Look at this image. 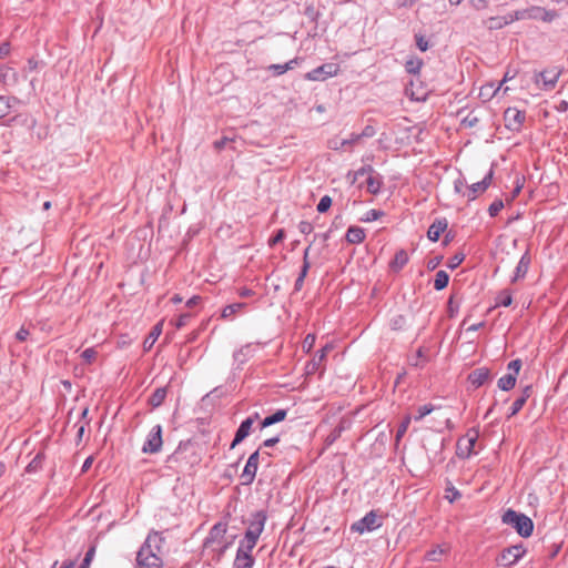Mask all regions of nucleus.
Instances as JSON below:
<instances>
[{
    "label": "nucleus",
    "instance_id": "f257e3e1",
    "mask_svg": "<svg viewBox=\"0 0 568 568\" xmlns=\"http://www.w3.org/2000/svg\"><path fill=\"white\" fill-rule=\"evenodd\" d=\"M164 539L159 532H151L148 535L145 541L136 552L134 568H162L163 561L162 542Z\"/></svg>",
    "mask_w": 568,
    "mask_h": 568
},
{
    "label": "nucleus",
    "instance_id": "f03ea898",
    "mask_svg": "<svg viewBox=\"0 0 568 568\" xmlns=\"http://www.w3.org/2000/svg\"><path fill=\"white\" fill-rule=\"evenodd\" d=\"M234 539V535H227L226 524L220 521L211 528L207 537L205 538L204 547L220 557L230 546H232Z\"/></svg>",
    "mask_w": 568,
    "mask_h": 568
},
{
    "label": "nucleus",
    "instance_id": "7ed1b4c3",
    "mask_svg": "<svg viewBox=\"0 0 568 568\" xmlns=\"http://www.w3.org/2000/svg\"><path fill=\"white\" fill-rule=\"evenodd\" d=\"M266 521V515L264 511H256L252 515L251 519L248 520V526L245 531L244 539L241 540V545H245L247 550H252L263 529Z\"/></svg>",
    "mask_w": 568,
    "mask_h": 568
},
{
    "label": "nucleus",
    "instance_id": "20e7f679",
    "mask_svg": "<svg viewBox=\"0 0 568 568\" xmlns=\"http://www.w3.org/2000/svg\"><path fill=\"white\" fill-rule=\"evenodd\" d=\"M503 523L514 527L524 538L529 537L534 530V523L528 516L511 509L503 515Z\"/></svg>",
    "mask_w": 568,
    "mask_h": 568
},
{
    "label": "nucleus",
    "instance_id": "39448f33",
    "mask_svg": "<svg viewBox=\"0 0 568 568\" xmlns=\"http://www.w3.org/2000/svg\"><path fill=\"white\" fill-rule=\"evenodd\" d=\"M338 72L339 65L337 63L328 62L307 72L304 75V79L308 81H325L328 78L337 75Z\"/></svg>",
    "mask_w": 568,
    "mask_h": 568
},
{
    "label": "nucleus",
    "instance_id": "423d86ee",
    "mask_svg": "<svg viewBox=\"0 0 568 568\" xmlns=\"http://www.w3.org/2000/svg\"><path fill=\"white\" fill-rule=\"evenodd\" d=\"M381 526H382V521H381L379 517L376 515V513L369 511L363 518L355 521L351 526V530L362 535L364 532L373 531V530L379 528Z\"/></svg>",
    "mask_w": 568,
    "mask_h": 568
},
{
    "label": "nucleus",
    "instance_id": "0eeeda50",
    "mask_svg": "<svg viewBox=\"0 0 568 568\" xmlns=\"http://www.w3.org/2000/svg\"><path fill=\"white\" fill-rule=\"evenodd\" d=\"M478 439V432L476 429H470L465 437L458 439L457 442V455L462 458H468L475 452V445Z\"/></svg>",
    "mask_w": 568,
    "mask_h": 568
},
{
    "label": "nucleus",
    "instance_id": "6e6552de",
    "mask_svg": "<svg viewBox=\"0 0 568 568\" xmlns=\"http://www.w3.org/2000/svg\"><path fill=\"white\" fill-rule=\"evenodd\" d=\"M526 550L521 545L510 546L503 550V552L497 558V564L504 567H508L515 565L523 556Z\"/></svg>",
    "mask_w": 568,
    "mask_h": 568
},
{
    "label": "nucleus",
    "instance_id": "1a4fd4ad",
    "mask_svg": "<svg viewBox=\"0 0 568 568\" xmlns=\"http://www.w3.org/2000/svg\"><path fill=\"white\" fill-rule=\"evenodd\" d=\"M526 19V12L525 11H516L514 13H509L504 17H491L487 21V27L490 30L494 29H500L516 20Z\"/></svg>",
    "mask_w": 568,
    "mask_h": 568
},
{
    "label": "nucleus",
    "instance_id": "9d476101",
    "mask_svg": "<svg viewBox=\"0 0 568 568\" xmlns=\"http://www.w3.org/2000/svg\"><path fill=\"white\" fill-rule=\"evenodd\" d=\"M559 75L560 71L556 68L545 70L542 72L536 73L535 82L537 84L541 82L544 90H552L558 81Z\"/></svg>",
    "mask_w": 568,
    "mask_h": 568
},
{
    "label": "nucleus",
    "instance_id": "9b49d317",
    "mask_svg": "<svg viewBox=\"0 0 568 568\" xmlns=\"http://www.w3.org/2000/svg\"><path fill=\"white\" fill-rule=\"evenodd\" d=\"M494 171L490 169L488 173L483 178L481 181L471 184L466 193L463 195L467 196L469 201H473L477 197V194L485 192L489 185L491 184Z\"/></svg>",
    "mask_w": 568,
    "mask_h": 568
},
{
    "label": "nucleus",
    "instance_id": "f8f14e48",
    "mask_svg": "<svg viewBox=\"0 0 568 568\" xmlns=\"http://www.w3.org/2000/svg\"><path fill=\"white\" fill-rule=\"evenodd\" d=\"M162 429L160 425H156L150 432L145 444L143 445V452L154 454L160 450L162 446Z\"/></svg>",
    "mask_w": 568,
    "mask_h": 568
},
{
    "label": "nucleus",
    "instance_id": "ddd939ff",
    "mask_svg": "<svg viewBox=\"0 0 568 568\" xmlns=\"http://www.w3.org/2000/svg\"><path fill=\"white\" fill-rule=\"evenodd\" d=\"M258 418V414L255 413L254 415L247 417L244 419L241 425L239 426L235 437L231 444V448H234L236 445H239L241 442H243L251 433L252 426L255 422V419Z\"/></svg>",
    "mask_w": 568,
    "mask_h": 568
},
{
    "label": "nucleus",
    "instance_id": "4468645a",
    "mask_svg": "<svg viewBox=\"0 0 568 568\" xmlns=\"http://www.w3.org/2000/svg\"><path fill=\"white\" fill-rule=\"evenodd\" d=\"M258 450L254 452L247 459L246 465L242 471L241 478L243 484H251L256 475L257 466H258Z\"/></svg>",
    "mask_w": 568,
    "mask_h": 568
},
{
    "label": "nucleus",
    "instance_id": "2eb2a0df",
    "mask_svg": "<svg viewBox=\"0 0 568 568\" xmlns=\"http://www.w3.org/2000/svg\"><path fill=\"white\" fill-rule=\"evenodd\" d=\"M252 550H247L245 545L239 546L236 557L234 560V567L235 568H252L254 564V559L251 556Z\"/></svg>",
    "mask_w": 568,
    "mask_h": 568
},
{
    "label": "nucleus",
    "instance_id": "dca6fc26",
    "mask_svg": "<svg viewBox=\"0 0 568 568\" xmlns=\"http://www.w3.org/2000/svg\"><path fill=\"white\" fill-rule=\"evenodd\" d=\"M369 172L368 178L366 179V187L367 191L372 194H376L379 192L382 186V176L378 173H375L372 168L362 169L358 174H364L365 172Z\"/></svg>",
    "mask_w": 568,
    "mask_h": 568
},
{
    "label": "nucleus",
    "instance_id": "f3484780",
    "mask_svg": "<svg viewBox=\"0 0 568 568\" xmlns=\"http://www.w3.org/2000/svg\"><path fill=\"white\" fill-rule=\"evenodd\" d=\"M489 379H490V372L486 367L476 368L468 375V381L475 387H480Z\"/></svg>",
    "mask_w": 568,
    "mask_h": 568
},
{
    "label": "nucleus",
    "instance_id": "a211bd4d",
    "mask_svg": "<svg viewBox=\"0 0 568 568\" xmlns=\"http://www.w3.org/2000/svg\"><path fill=\"white\" fill-rule=\"evenodd\" d=\"M332 349V344H326L322 349H320L312 358V361L307 364V372L314 373L315 371H317L322 363L325 361L327 353Z\"/></svg>",
    "mask_w": 568,
    "mask_h": 568
},
{
    "label": "nucleus",
    "instance_id": "6ab92c4d",
    "mask_svg": "<svg viewBox=\"0 0 568 568\" xmlns=\"http://www.w3.org/2000/svg\"><path fill=\"white\" fill-rule=\"evenodd\" d=\"M447 229V221L445 219H437L429 226L427 236L430 241L437 242L440 234Z\"/></svg>",
    "mask_w": 568,
    "mask_h": 568
},
{
    "label": "nucleus",
    "instance_id": "aec40b11",
    "mask_svg": "<svg viewBox=\"0 0 568 568\" xmlns=\"http://www.w3.org/2000/svg\"><path fill=\"white\" fill-rule=\"evenodd\" d=\"M529 264H530V256L528 253H525L521 258L519 260L516 268H515V273H514V276L511 278V282L515 283L521 278L525 277V275L527 274L528 272V268H529Z\"/></svg>",
    "mask_w": 568,
    "mask_h": 568
},
{
    "label": "nucleus",
    "instance_id": "412c9836",
    "mask_svg": "<svg viewBox=\"0 0 568 568\" xmlns=\"http://www.w3.org/2000/svg\"><path fill=\"white\" fill-rule=\"evenodd\" d=\"M18 82L17 71L8 65L0 67V83L3 85H14Z\"/></svg>",
    "mask_w": 568,
    "mask_h": 568
},
{
    "label": "nucleus",
    "instance_id": "4be33fe9",
    "mask_svg": "<svg viewBox=\"0 0 568 568\" xmlns=\"http://www.w3.org/2000/svg\"><path fill=\"white\" fill-rule=\"evenodd\" d=\"M161 333H162V323L160 322L152 327L149 335L144 338V341H143L144 352H149L153 347L154 343L156 342V339L159 338Z\"/></svg>",
    "mask_w": 568,
    "mask_h": 568
},
{
    "label": "nucleus",
    "instance_id": "5701e85b",
    "mask_svg": "<svg viewBox=\"0 0 568 568\" xmlns=\"http://www.w3.org/2000/svg\"><path fill=\"white\" fill-rule=\"evenodd\" d=\"M308 252H310V246L304 251L302 270H301L300 275L296 278L295 285H294L295 291H300L303 287L304 280H305V277L307 275V272L310 270L311 265H310V262H308Z\"/></svg>",
    "mask_w": 568,
    "mask_h": 568
},
{
    "label": "nucleus",
    "instance_id": "b1692460",
    "mask_svg": "<svg viewBox=\"0 0 568 568\" xmlns=\"http://www.w3.org/2000/svg\"><path fill=\"white\" fill-rule=\"evenodd\" d=\"M505 119L509 121L510 125L520 126L526 119V114L517 109H507L505 112Z\"/></svg>",
    "mask_w": 568,
    "mask_h": 568
},
{
    "label": "nucleus",
    "instance_id": "393cba45",
    "mask_svg": "<svg viewBox=\"0 0 568 568\" xmlns=\"http://www.w3.org/2000/svg\"><path fill=\"white\" fill-rule=\"evenodd\" d=\"M365 233L362 227L351 226L346 232V241L352 244H359L364 241Z\"/></svg>",
    "mask_w": 568,
    "mask_h": 568
},
{
    "label": "nucleus",
    "instance_id": "a878e982",
    "mask_svg": "<svg viewBox=\"0 0 568 568\" xmlns=\"http://www.w3.org/2000/svg\"><path fill=\"white\" fill-rule=\"evenodd\" d=\"M408 262V254L404 250H399L396 252L394 260L390 262L389 266L394 272L400 271Z\"/></svg>",
    "mask_w": 568,
    "mask_h": 568
},
{
    "label": "nucleus",
    "instance_id": "bb28decb",
    "mask_svg": "<svg viewBox=\"0 0 568 568\" xmlns=\"http://www.w3.org/2000/svg\"><path fill=\"white\" fill-rule=\"evenodd\" d=\"M286 410L285 409H277L274 414L265 417L262 422H261V428H265V427H268L271 425H274L276 423H280L282 420L285 419L286 417Z\"/></svg>",
    "mask_w": 568,
    "mask_h": 568
},
{
    "label": "nucleus",
    "instance_id": "cd10ccee",
    "mask_svg": "<svg viewBox=\"0 0 568 568\" xmlns=\"http://www.w3.org/2000/svg\"><path fill=\"white\" fill-rule=\"evenodd\" d=\"M516 381L517 377L508 373L498 379V387L505 392L510 390L515 387Z\"/></svg>",
    "mask_w": 568,
    "mask_h": 568
},
{
    "label": "nucleus",
    "instance_id": "c85d7f7f",
    "mask_svg": "<svg viewBox=\"0 0 568 568\" xmlns=\"http://www.w3.org/2000/svg\"><path fill=\"white\" fill-rule=\"evenodd\" d=\"M532 12H540V16H535V19H539L545 22H551L558 17V13L555 10H546L539 7L532 8Z\"/></svg>",
    "mask_w": 568,
    "mask_h": 568
},
{
    "label": "nucleus",
    "instance_id": "c756f323",
    "mask_svg": "<svg viewBox=\"0 0 568 568\" xmlns=\"http://www.w3.org/2000/svg\"><path fill=\"white\" fill-rule=\"evenodd\" d=\"M449 282V275L445 271H438L434 280V288L437 291L444 290Z\"/></svg>",
    "mask_w": 568,
    "mask_h": 568
},
{
    "label": "nucleus",
    "instance_id": "7c9ffc66",
    "mask_svg": "<svg viewBox=\"0 0 568 568\" xmlns=\"http://www.w3.org/2000/svg\"><path fill=\"white\" fill-rule=\"evenodd\" d=\"M447 550V547L438 545L434 549L427 551L425 557L429 561H439Z\"/></svg>",
    "mask_w": 568,
    "mask_h": 568
},
{
    "label": "nucleus",
    "instance_id": "2f4dec72",
    "mask_svg": "<svg viewBox=\"0 0 568 568\" xmlns=\"http://www.w3.org/2000/svg\"><path fill=\"white\" fill-rule=\"evenodd\" d=\"M165 396H166V388H164V387L156 388L154 390V393L151 395L149 403L153 407H159L163 403Z\"/></svg>",
    "mask_w": 568,
    "mask_h": 568
},
{
    "label": "nucleus",
    "instance_id": "473e14b6",
    "mask_svg": "<svg viewBox=\"0 0 568 568\" xmlns=\"http://www.w3.org/2000/svg\"><path fill=\"white\" fill-rule=\"evenodd\" d=\"M43 460H44V455L42 453H38L33 457V459L28 464V466L26 468V471L27 473H36V471H38L39 469L42 468Z\"/></svg>",
    "mask_w": 568,
    "mask_h": 568
},
{
    "label": "nucleus",
    "instance_id": "72a5a7b5",
    "mask_svg": "<svg viewBox=\"0 0 568 568\" xmlns=\"http://www.w3.org/2000/svg\"><path fill=\"white\" fill-rule=\"evenodd\" d=\"M11 102H17L16 98L0 95V119L9 114L12 108Z\"/></svg>",
    "mask_w": 568,
    "mask_h": 568
},
{
    "label": "nucleus",
    "instance_id": "f704fd0d",
    "mask_svg": "<svg viewBox=\"0 0 568 568\" xmlns=\"http://www.w3.org/2000/svg\"><path fill=\"white\" fill-rule=\"evenodd\" d=\"M253 346L252 344H246L239 351L234 353V359L239 363H244L246 357H248L252 354Z\"/></svg>",
    "mask_w": 568,
    "mask_h": 568
},
{
    "label": "nucleus",
    "instance_id": "c9c22d12",
    "mask_svg": "<svg viewBox=\"0 0 568 568\" xmlns=\"http://www.w3.org/2000/svg\"><path fill=\"white\" fill-rule=\"evenodd\" d=\"M245 307L244 303H234L225 306L222 311V317L231 318L235 313Z\"/></svg>",
    "mask_w": 568,
    "mask_h": 568
},
{
    "label": "nucleus",
    "instance_id": "e433bc0d",
    "mask_svg": "<svg viewBox=\"0 0 568 568\" xmlns=\"http://www.w3.org/2000/svg\"><path fill=\"white\" fill-rule=\"evenodd\" d=\"M423 65V61L420 59H410L406 62L405 68L408 73L416 74L419 72Z\"/></svg>",
    "mask_w": 568,
    "mask_h": 568
},
{
    "label": "nucleus",
    "instance_id": "4c0bfd02",
    "mask_svg": "<svg viewBox=\"0 0 568 568\" xmlns=\"http://www.w3.org/2000/svg\"><path fill=\"white\" fill-rule=\"evenodd\" d=\"M513 302V298H511V294L509 291H501L498 296H497V305L498 306H504V307H507L511 304Z\"/></svg>",
    "mask_w": 568,
    "mask_h": 568
},
{
    "label": "nucleus",
    "instance_id": "58836bf2",
    "mask_svg": "<svg viewBox=\"0 0 568 568\" xmlns=\"http://www.w3.org/2000/svg\"><path fill=\"white\" fill-rule=\"evenodd\" d=\"M410 420H412V417L410 416H405V418L403 419V422L400 423V425L398 426L397 428V432H396V440L399 442L400 438L405 435V433L407 432L408 427H409V424H410Z\"/></svg>",
    "mask_w": 568,
    "mask_h": 568
},
{
    "label": "nucleus",
    "instance_id": "ea45409f",
    "mask_svg": "<svg viewBox=\"0 0 568 568\" xmlns=\"http://www.w3.org/2000/svg\"><path fill=\"white\" fill-rule=\"evenodd\" d=\"M434 409H435V407L433 405H430V404H426V405L419 406L418 409H417V415L414 417V419L415 420H420L426 415H428L432 412H434Z\"/></svg>",
    "mask_w": 568,
    "mask_h": 568
},
{
    "label": "nucleus",
    "instance_id": "a19ab883",
    "mask_svg": "<svg viewBox=\"0 0 568 568\" xmlns=\"http://www.w3.org/2000/svg\"><path fill=\"white\" fill-rule=\"evenodd\" d=\"M525 397H518L514 400V403L511 404V407H510V412H509V415L508 417H513L515 416L517 413H519V410L523 408V406L525 405Z\"/></svg>",
    "mask_w": 568,
    "mask_h": 568
},
{
    "label": "nucleus",
    "instance_id": "79ce46f5",
    "mask_svg": "<svg viewBox=\"0 0 568 568\" xmlns=\"http://www.w3.org/2000/svg\"><path fill=\"white\" fill-rule=\"evenodd\" d=\"M382 215H383V212L372 209V210H368L364 214V216L361 219V221L373 222V221H376L377 219H379Z\"/></svg>",
    "mask_w": 568,
    "mask_h": 568
},
{
    "label": "nucleus",
    "instance_id": "37998d69",
    "mask_svg": "<svg viewBox=\"0 0 568 568\" xmlns=\"http://www.w3.org/2000/svg\"><path fill=\"white\" fill-rule=\"evenodd\" d=\"M97 355H98V352L93 347H90V348H85L82 352L81 357L83 358V361L85 363L91 364L97 358Z\"/></svg>",
    "mask_w": 568,
    "mask_h": 568
},
{
    "label": "nucleus",
    "instance_id": "c03bdc74",
    "mask_svg": "<svg viewBox=\"0 0 568 568\" xmlns=\"http://www.w3.org/2000/svg\"><path fill=\"white\" fill-rule=\"evenodd\" d=\"M332 205V199L328 195H324L321 197L318 204H317V211L320 213L326 212Z\"/></svg>",
    "mask_w": 568,
    "mask_h": 568
},
{
    "label": "nucleus",
    "instance_id": "a18cd8bd",
    "mask_svg": "<svg viewBox=\"0 0 568 568\" xmlns=\"http://www.w3.org/2000/svg\"><path fill=\"white\" fill-rule=\"evenodd\" d=\"M504 207V203L501 200H496L494 201L489 207H488V213L490 216H496Z\"/></svg>",
    "mask_w": 568,
    "mask_h": 568
},
{
    "label": "nucleus",
    "instance_id": "49530a36",
    "mask_svg": "<svg viewBox=\"0 0 568 568\" xmlns=\"http://www.w3.org/2000/svg\"><path fill=\"white\" fill-rule=\"evenodd\" d=\"M316 337L314 334H307L303 341L302 347L305 352H310L314 344H315Z\"/></svg>",
    "mask_w": 568,
    "mask_h": 568
},
{
    "label": "nucleus",
    "instance_id": "de8ad7c7",
    "mask_svg": "<svg viewBox=\"0 0 568 568\" xmlns=\"http://www.w3.org/2000/svg\"><path fill=\"white\" fill-rule=\"evenodd\" d=\"M508 371L510 374H514V376L517 377L520 368H521V361L520 359H514L511 361L508 366H507Z\"/></svg>",
    "mask_w": 568,
    "mask_h": 568
},
{
    "label": "nucleus",
    "instance_id": "09e8293b",
    "mask_svg": "<svg viewBox=\"0 0 568 568\" xmlns=\"http://www.w3.org/2000/svg\"><path fill=\"white\" fill-rule=\"evenodd\" d=\"M284 237H285V232H284V230L281 229L276 232V234L273 237H271L268 240V245L275 246L277 243L282 242L284 240Z\"/></svg>",
    "mask_w": 568,
    "mask_h": 568
},
{
    "label": "nucleus",
    "instance_id": "8fccbe9b",
    "mask_svg": "<svg viewBox=\"0 0 568 568\" xmlns=\"http://www.w3.org/2000/svg\"><path fill=\"white\" fill-rule=\"evenodd\" d=\"M463 261H464V255L463 254H456V255H454L449 260L448 267L449 268H456L457 266H459L462 264Z\"/></svg>",
    "mask_w": 568,
    "mask_h": 568
},
{
    "label": "nucleus",
    "instance_id": "3c124183",
    "mask_svg": "<svg viewBox=\"0 0 568 568\" xmlns=\"http://www.w3.org/2000/svg\"><path fill=\"white\" fill-rule=\"evenodd\" d=\"M94 552H95V548H94V547H91V548L87 551V554H85V556H84V558H83V561H82V564H81V566H82V567H84V568H89V565H90V562H91V560H92V558H93V556H94Z\"/></svg>",
    "mask_w": 568,
    "mask_h": 568
},
{
    "label": "nucleus",
    "instance_id": "603ef678",
    "mask_svg": "<svg viewBox=\"0 0 568 568\" xmlns=\"http://www.w3.org/2000/svg\"><path fill=\"white\" fill-rule=\"evenodd\" d=\"M298 231L303 234H310L313 231V225L307 221H301L298 223Z\"/></svg>",
    "mask_w": 568,
    "mask_h": 568
},
{
    "label": "nucleus",
    "instance_id": "864d4df0",
    "mask_svg": "<svg viewBox=\"0 0 568 568\" xmlns=\"http://www.w3.org/2000/svg\"><path fill=\"white\" fill-rule=\"evenodd\" d=\"M30 335V332L28 328L26 327H21L17 333H16V338L19 341V342H24L28 339Z\"/></svg>",
    "mask_w": 568,
    "mask_h": 568
},
{
    "label": "nucleus",
    "instance_id": "5fc2aeb1",
    "mask_svg": "<svg viewBox=\"0 0 568 568\" xmlns=\"http://www.w3.org/2000/svg\"><path fill=\"white\" fill-rule=\"evenodd\" d=\"M515 78V73H510V71H507L503 78V80L499 82L498 87H496L493 95H496L497 92L501 89L503 84L511 79Z\"/></svg>",
    "mask_w": 568,
    "mask_h": 568
},
{
    "label": "nucleus",
    "instance_id": "6e6d98bb",
    "mask_svg": "<svg viewBox=\"0 0 568 568\" xmlns=\"http://www.w3.org/2000/svg\"><path fill=\"white\" fill-rule=\"evenodd\" d=\"M361 138H362V135L352 134L351 139H345V140L341 141V146L346 148L348 145H352V144L356 143Z\"/></svg>",
    "mask_w": 568,
    "mask_h": 568
},
{
    "label": "nucleus",
    "instance_id": "4d7b16f0",
    "mask_svg": "<svg viewBox=\"0 0 568 568\" xmlns=\"http://www.w3.org/2000/svg\"><path fill=\"white\" fill-rule=\"evenodd\" d=\"M495 89L496 88L494 87L493 83L488 84V85H485V87L481 88L480 95L493 98L494 97L493 93H494Z\"/></svg>",
    "mask_w": 568,
    "mask_h": 568
},
{
    "label": "nucleus",
    "instance_id": "13d9d810",
    "mask_svg": "<svg viewBox=\"0 0 568 568\" xmlns=\"http://www.w3.org/2000/svg\"><path fill=\"white\" fill-rule=\"evenodd\" d=\"M342 427H338V428H335L327 437V442L328 444H332L333 442H335L339 436H341V433H342Z\"/></svg>",
    "mask_w": 568,
    "mask_h": 568
},
{
    "label": "nucleus",
    "instance_id": "bf43d9fd",
    "mask_svg": "<svg viewBox=\"0 0 568 568\" xmlns=\"http://www.w3.org/2000/svg\"><path fill=\"white\" fill-rule=\"evenodd\" d=\"M271 70H274L276 74H283L287 71V65L285 64H272L270 67Z\"/></svg>",
    "mask_w": 568,
    "mask_h": 568
},
{
    "label": "nucleus",
    "instance_id": "052dcab7",
    "mask_svg": "<svg viewBox=\"0 0 568 568\" xmlns=\"http://www.w3.org/2000/svg\"><path fill=\"white\" fill-rule=\"evenodd\" d=\"M416 44L420 51H426L428 49V42L423 37L416 38Z\"/></svg>",
    "mask_w": 568,
    "mask_h": 568
},
{
    "label": "nucleus",
    "instance_id": "680f3d73",
    "mask_svg": "<svg viewBox=\"0 0 568 568\" xmlns=\"http://www.w3.org/2000/svg\"><path fill=\"white\" fill-rule=\"evenodd\" d=\"M201 301V297L200 296H192L190 297L187 301H186V304L185 306L190 310H192L193 307H195Z\"/></svg>",
    "mask_w": 568,
    "mask_h": 568
},
{
    "label": "nucleus",
    "instance_id": "e2e57ef3",
    "mask_svg": "<svg viewBox=\"0 0 568 568\" xmlns=\"http://www.w3.org/2000/svg\"><path fill=\"white\" fill-rule=\"evenodd\" d=\"M10 53V43L9 42H2L0 44V58H4Z\"/></svg>",
    "mask_w": 568,
    "mask_h": 568
},
{
    "label": "nucleus",
    "instance_id": "0e129e2a",
    "mask_svg": "<svg viewBox=\"0 0 568 568\" xmlns=\"http://www.w3.org/2000/svg\"><path fill=\"white\" fill-rule=\"evenodd\" d=\"M475 9H483L487 6L488 0H469Z\"/></svg>",
    "mask_w": 568,
    "mask_h": 568
},
{
    "label": "nucleus",
    "instance_id": "69168bd1",
    "mask_svg": "<svg viewBox=\"0 0 568 568\" xmlns=\"http://www.w3.org/2000/svg\"><path fill=\"white\" fill-rule=\"evenodd\" d=\"M93 460H94V459H93V456H89V457L84 460V463H83V465H82V467H81V473H87V471L90 469V467H91V465H92Z\"/></svg>",
    "mask_w": 568,
    "mask_h": 568
},
{
    "label": "nucleus",
    "instance_id": "338daca9",
    "mask_svg": "<svg viewBox=\"0 0 568 568\" xmlns=\"http://www.w3.org/2000/svg\"><path fill=\"white\" fill-rule=\"evenodd\" d=\"M39 67V61L34 60V59H29L28 60V64H27V70L28 71H34L37 70Z\"/></svg>",
    "mask_w": 568,
    "mask_h": 568
},
{
    "label": "nucleus",
    "instance_id": "774afa93",
    "mask_svg": "<svg viewBox=\"0 0 568 568\" xmlns=\"http://www.w3.org/2000/svg\"><path fill=\"white\" fill-rule=\"evenodd\" d=\"M464 185H465V181L463 179H457L454 182V187L457 193H462Z\"/></svg>",
    "mask_w": 568,
    "mask_h": 568
}]
</instances>
